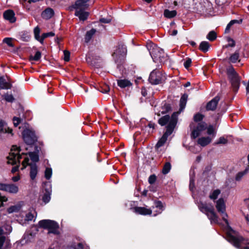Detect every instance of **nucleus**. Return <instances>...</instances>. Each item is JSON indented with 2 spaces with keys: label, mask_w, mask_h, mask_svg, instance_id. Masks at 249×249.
Wrapping results in <instances>:
<instances>
[{
  "label": "nucleus",
  "mask_w": 249,
  "mask_h": 249,
  "mask_svg": "<svg viewBox=\"0 0 249 249\" xmlns=\"http://www.w3.org/2000/svg\"><path fill=\"white\" fill-rule=\"evenodd\" d=\"M215 207L227 226V240L236 248L249 249V243H247L242 236L238 235L235 231L230 227L227 219L228 214L226 213V205L223 198H219L216 201Z\"/></svg>",
  "instance_id": "1"
},
{
  "label": "nucleus",
  "mask_w": 249,
  "mask_h": 249,
  "mask_svg": "<svg viewBox=\"0 0 249 249\" xmlns=\"http://www.w3.org/2000/svg\"><path fill=\"white\" fill-rule=\"evenodd\" d=\"M19 147L15 145L13 146L9 155L7 157L8 163L11 164L12 165H17V166L13 167L11 171L13 173L18 170L20 163V160L22 159H24V155H26V154L23 153H22L21 155H20L19 154Z\"/></svg>",
  "instance_id": "2"
},
{
  "label": "nucleus",
  "mask_w": 249,
  "mask_h": 249,
  "mask_svg": "<svg viewBox=\"0 0 249 249\" xmlns=\"http://www.w3.org/2000/svg\"><path fill=\"white\" fill-rule=\"evenodd\" d=\"M197 206L200 211L207 215L212 224H218V217L212 204L200 201L197 203Z\"/></svg>",
  "instance_id": "3"
},
{
  "label": "nucleus",
  "mask_w": 249,
  "mask_h": 249,
  "mask_svg": "<svg viewBox=\"0 0 249 249\" xmlns=\"http://www.w3.org/2000/svg\"><path fill=\"white\" fill-rule=\"evenodd\" d=\"M147 49L153 61L155 62L159 61L164 63L167 59V55L162 49L157 47L153 43H150L147 45Z\"/></svg>",
  "instance_id": "4"
},
{
  "label": "nucleus",
  "mask_w": 249,
  "mask_h": 249,
  "mask_svg": "<svg viewBox=\"0 0 249 249\" xmlns=\"http://www.w3.org/2000/svg\"><path fill=\"white\" fill-rule=\"evenodd\" d=\"M90 0H78L75 2L74 8L75 9V15L80 20L84 21L88 18L89 13L85 11L89 4L88 2Z\"/></svg>",
  "instance_id": "5"
},
{
  "label": "nucleus",
  "mask_w": 249,
  "mask_h": 249,
  "mask_svg": "<svg viewBox=\"0 0 249 249\" xmlns=\"http://www.w3.org/2000/svg\"><path fill=\"white\" fill-rule=\"evenodd\" d=\"M176 125V115L172 117V119L170 122V124H168L166 127V131L164 133L162 137L159 140L156 145V148L158 149L161 146H163L167 141L168 137L170 135L173 131V130Z\"/></svg>",
  "instance_id": "6"
},
{
  "label": "nucleus",
  "mask_w": 249,
  "mask_h": 249,
  "mask_svg": "<svg viewBox=\"0 0 249 249\" xmlns=\"http://www.w3.org/2000/svg\"><path fill=\"white\" fill-rule=\"evenodd\" d=\"M38 226L40 228L48 230V233H52L54 234H58L59 233L58 224L54 221L44 219L39 221Z\"/></svg>",
  "instance_id": "7"
},
{
  "label": "nucleus",
  "mask_w": 249,
  "mask_h": 249,
  "mask_svg": "<svg viewBox=\"0 0 249 249\" xmlns=\"http://www.w3.org/2000/svg\"><path fill=\"white\" fill-rule=\"evenodd\" d=\"M227 74L230 79L233 90L236 92L240 86V78L234 68L231 66L227 69Z\"/></svg>",
  "instance_id": "8"
},
{
  "label": "nucleus",
  "mask_w": 249,
  "mask_h": 249,
  "mask_svg": "<svg viewBox=\"0 0 249 249\" xmlns=\"http://www.w3.org/2000/svg\"><path fill=\"white\" fill-rule=\"evenodd\" d=\"M22 167L21 168V170H23L26 168L27 165H30L31 167L30 176V178L32 180H34L37 174V168L36 163H29V158L28 157V155H24V160L22 161Z\"/></svg>",
  "instance_id": "9"
},
{
  "label": "nucleus",
  "mask_w": 249,
  "mask_h": 249,
  "mask_svg": "<svg viewBox=\"0 0 249 249\" xmlns=\"http://www.w3.org/2000/svg\"><path fill=\"white\" fill-rule=\"evenodd\" d=\"M149 82L152 84L157 85L164 80V76L160 71H153L149 77Z\"/></svg>",
  "instance_id": "10"
},
{
  "label": "nucleus",
  "mask_w": 249,
  "mask_h": 249,
  "mask_svg": "<svg viewBox=\"0 0 249 249\" xmlns=\"http://www.w3.org/2000/svg\"><path fill=\"white\" fill-rule=\"evenodd\" d=\"M22 135L24 142L28 145L33 144L36 140L35 133L30 129H25L22 132Z\"/></svg>",
  "instance_id": "11"
},
{
  "label": "nucleus",
  "mask_w": 249,
  "mask_h": 249,
  "mask_svg": "<svg viewBox=\"0 0 249 249\" xmlns=\"http://www.w3.org/2000/svg\"><path fill=\"white\" fill-rule=\"evenodd\" d=\"M127 53L126 46L124 44H120L112 54V56L115 62H117L122 57H124Z\"/></svg>",
  "instance_id": "12"
},
{
  "label": "nucleus",
  "mask_w": 249,
  "mask_h": 249,
  "mask_svg": "<svg viewBox=\"0 0 249 249\" xmlns=\"http://www.w3.org/2000/svg\"><path fill=\"white\" fill-rule=\"evenodd\" d=\"M207 128V124L204 122L199 123L192 131V137L195 139L199 136Z\"/></svg>",
  "instance_id": "13"
},
{
  "label": "nucleus",
  "mask_w": 249,
  "mask_h": 249,
  "mask_svg": "<svg viewBox=\"0 0 249 249\" xmlns=\"http://www.w3.org/2000/svg\"><path fill=\"white\" fill-rule=\"evenodd\" d=\"M0 190L10 193L16 194L18 191V188L14 184L0 183Z\"/></svg>",
  "instance_id": "14"
},
{
  "label": "nucleus",
  "mask_w": 249,
  "mask_h": 249,
  "mask_svg": "<svg viewBox=\"0 0 249 249\" xmlns=\"http://www.w3.org/2000/svg\"><path fill=\"white\" fill-rule=\"evenodd\" d=\"M220 98L217 96L208 103L206 109L207 110H213L216 108Z\"/></svg>",
  "instance_id": "15"
},
{
  "label": "nucleus",
  "mask_w": 249,
  "mask_h": 249,
  "mask_svg": "<svg viewBox=\"0 0 249 249\" xmlns=\"http://www.w3.org/2000/svg\"><path fill=\"white\" fill-rule=\"evenodd\" d=\"M3 17L5 19L9 20L11 23H13L16 21L15 13L11 10H8L5 11L3 13Z\"/></svg>",
  "instance_id": "16"
},
{
  "label": "nucleus",
  "mask_w": 249,
  "mask_h": 249,
  "mask_svg": "<svg viewBox=\"0 0 249 249\" xmlns=\"http://www.w3.org/2000/svg\"><path fill=\"white\" fill-rule=\"evenodd\" d=\"M134 210L136 213L142 215L151 214L152 213V210L145 207H136L134 208Z\"/></svg>",
  "instance_id": "17"
},
{
  "label": "nucleus",
  "mask_w": 249,
  "mask_h": 249,
  "mask_svg": "<svg viewBox=\"0 0 249 249\" xmlns=\"http://www.w3.org/2000/svg\"><path fill=\"white\" fill-rule=\"evenodd\" d=\"M212 140L213 138H211L210 136L202 137L197 140V143L204 147L209 144Z\"/></svg>",
  "instance_id": "18"
},
{
  "label": "nucleus",
  "mask_w": 249,
  "mask_h": 249,
  "mask_svg": "<svg viewBox=\"0 0 249 249\" xmlns=\"http://www.w3.org/2000/svg\"><path fill=\"white\" fill-rule=\"evenodd\" d=\"M174 115H176V123H177V114L176 113H174L172 115L171 118H170V116L169 115H165V116H163L162 117L160 118L159 120V124H160L161 125H164L168 122H169V124H170V121L172 119V117Z\"/></svg>",
  "instance_id": "19"
},
{
  "label": "nucleus",
  "mask_w": 249,
  "mask_h": 249,
  "mask_svg": "<svg viewBox=\"0 0 249 249\" xmlns=\"http://www.w3.org/2000/svg\"><path fill=\"white\" fill-rule=\"evenodd\" d=\"M117 84L121 88L130 87L132 85L130 81L126 79H120L117 80Z\"/></svg>",
  "instance_id": "20"
},
{
  "label": "nucleus",
  "mask_w": 249,
  "mask_h": 249,
  "mask_svg": "<svg viewBox=\"0 0 249 249\" xmlns=\"http://www.w3.org/2000/svg\"><path fill=\"white\" fill-rule=\"evenodd\" d=\"M4 122L2 121H0V134L8 133L13 135L12 129L4 125Z\"/></svg>",
  "instance_id": "21"
},
{
  "label": "nucleus",
  "mask_w": 249,
  "mask_h": 249,
  "mask_svg": "<svg viewBox=\"0 0 249 249\" xmlns=\"http://www.w3.org/2000/svg\"><path fill=\"white\" fill-rule=\"evenodd\" d=\"M54 12L52 8H48L42 13V17L43 18L49 19L53 15Z\"/></svg>",
  "instance_id": "22"
},
{
  "label": "nucleus",
  "mask_w": 249,
  "mask_h": 249,
  "mask_svg": "<svg viewBox=\"0 0 249 249\" xmlns=\"http://www.w3.org/2000/svg\"><path fill=\"white\" fill-rule=\"evenodd\" d=\"M188 99V95L187 94H183L181 97L179 102L180 108L179 111H182L185 107L187 101Z\"/></svg>",
  "instance_id": "23"
},
{
  "label": "nucleus",
  "mask_w": 249,
  "mask_h": 249,
  "mask_svg": "<svg viewBox=\"0 0 249 249\" xmlns=\"http://www.w3.org/2000/svg\"><path fill=\"white\" fill-rule=\"evenodd\" d=\"M96 32V30L93 28L89 31H87L85 36V41L86 43H88Z\"/></svg>",
  "instance_id": "24"
},
{
  "label": "nucleus",
  "mask_w": 249,
  "mask_h": 249,
  "mask_svg": "<svg viewBox=\"0 0 249 249\" xmlns=\"http://www.w3.org/2000/svg\"><path fill=\"white\" fill-rule=\"evenodd\" d=\"M0 88L1 89H10L11 88V85L7 82L3 77H0Z\"/></svg>",
  "instance_id": "25"
},
{
  "label": "nucleus",
  "mask_w": 249,
  "mask_h": 249,
  "mask_svg": "<svg viewBox=\"0 0 249 249\" xmlns=\"http://www.w3.org/2000/svg\"><path fill=\"white\" fill-rule=\"evenodd\" d=\"M155 208L157 209L156 210V213L154 214V216H156L158 214L160 213L163 211V206L161 201H158L155 203Z\"/></svg>",
  "instance_id": "26"
},
{
  "label": "nucleus",
  "mask_w": 249,
  "mask_h": 249,
  "mask_svg": "<svg viewBox=\"0 0 249 249\" xmlns=\"http://www.w3.org/2000/svg\"><path fill=\"white\" fill-rule=\"evenodd\" d=\"M46 192L44 193L43 197H42V200L45 203H48L51 199V192L50 188L46 189H45Z\"/></svg>",
  "instance_id": "27"
},
{
  "label": "nucleus",
  "mask_w": 249,
  "mask_h": 249,
  "mask_svg": "<svg viewBox=\"0 0 249 249\" xmlns=\"http://www.w3.org/2000/svg\"><path fill=\"white\" fill-rule=\"evenodd\" d=\"M210 48V44L207 41H202L199 45V49L203 52H207Z\"/></svg>",
  "instance_id": "28"
},
{
  "label": "nucleus",
  "mask_w": 249,
  "mask_h": 249,
  "mask_svg": "<svg viewBox=\"0 0 249 249\" xmlns=\"http://www.w3.org/2000/svg\"><path fill=\"white\" fill-rule=\"evenodd\" d=\"M177 15V12L175 10L170 11L166 9L164 11V16L167 18H172Z\"/></svg>",
  "instance_id": "29"
},
{
  "label": "nucleus",
  "mask_w": 249,
  "mask_h": 249,
  "mask_svg": "<svg viewBox=\"0 0 249 249\" xmlns=\"http://www.w3.org/2000/svg\"><path fill=\"white\" fill-rule=\"evenodd\" d=\"M239 51H236L234 53L231 55L230 58V60L231 62L232 63H236L237 61L239 60Z\"/></svg>",
  "instance_id": "30"
},
{
  "label": "nucleus",
  "mask_w": 249,
  "mask_h": 249,
  "mask_svg": "<svg viewBox=\"0 0 249 249\" xmlns=\"http://www.w3.org/2000/svg\"><path fill=\"white\" fill-rule=\"evenodd\" d=\"M242 19H240L239 20L234 19V20H231L227 26L226 29H225V32L226 33L229 32V31L230 29V28L234 24H235V23L240 24L242 23Z\"/></svg>",
  "instance_id": "31"
},
{
  "label": "nucleus",
  "mask_w": 249,
  "mask_h": 249,
  "mask_svg": "<svg viewBox=\"0 0 249 249\" xmlns=\"http://www.w3.org/2000/svg\"><path fill=\"white\" fill-rule=\"evenodd\" d=\"M221 192L220 190L216 189L215 190H213L209 195V197L210 199L214 200L215 199H217L218 196L220 194Z\"/></svg>",
  "instance_id": "32"
},
{
  "label": "nucleus",
  "mask_w": 249,
  "mask_h": 249,
  "mask_svg": "<svg viewBox=\"0 0 249 249\" xmlns=\"http://www.w3.org/2000/svg\"><path fill=\"white\" fill-rule=\"evenodd\" d=\"M170 109V107L168 104L164 103L163 105L161 107L160 112L161 114H163L167 112Z\"/></svg>",
  "instance_id": "33"
},
{
  "label": "nucleus",
  "mask_w": 249,
  "mask_h": 249,
  "mask_svg": "<svg viewBox=\"0 0 249 249\" xmlns=\"http://www.w3.org/2000/svg\"><path fill=\"white\" fill-rule=\"evenodd\" d=\"M171 168V165L170 162H166L162 169V173L163 174H167L169 172Z\"/></svg>",
  "instance_id": "34"
},
{
  "label": "nucleus",
  "mask_w": 249,
  "mask_h": 249,
  "mask_svg": "<svg viewBox=\"0 0 249 249\" xmlns=\"http://www.w3.org/2000/svg\"><path fill=\"white\" fill-rule=\"evenodd\" d=\"M40 32V29L38 26L36 27L34 29V35H35V37L37 40H38V41H39L40 42V39L41 38V36H39Z\"/></svg>",
  "instance_id": "35"
},
{
  "label": "nucleus",
  "mask_w": 249,
  "mask_h": 249,
  "mask_svg": "<svg viewBox=\"0 0 249 249\" xmlns=\"http://www.w3.org/2000/svg\"><path fill=\"white\" fill-rule=\"evenodd\" d=\"M249 171V166L246 168L245 171L243 172H241L238 173L236 176V180H240L241 178L244 176L246 174H247Z\"/></svg>",
  "instance_id": "36"
},
{
  "label": "nucleus",
  "mask_w": 249,
  "mask_h": 249,
  "mask_svg": "<svg viewBox=\"0 0 249 249\" xmlns=\"http://www.w3.org/2000/svg\"><path fill=\"white\" fill-rule=\"evenodd\" d=\"M29 157L30 158L31 160L33 162H36L38 161V160H39L38 155L34 152L29 153V156H28V157L29 158Z\"/></svg>",
  "instance_id": "37"
},
{
  "label": "nucleus",
  "mask_w": 249,
  "mask_h": 249,
  "mask_svg": "<svg viewBox=\"0 0 249 249\" xmlns=\"http://www.w3.org/2000/svg\"><path fill=\"white\" fill-rule=\"evenodd\" d=\"M20 36L21 39L24 41H27L30 38V36L27 32H21Z\"/></svg>",
  "instance_id": "38"
},
{
  "label": "nucleus",
  "mask_w": 249,
  "mask_h": 249,
  "mask_svg": "<svg viewBox=\"0 0 249 249\" xmlns=\"http://www.w3.org/2000/svg\"><path fill=\"white\" fill-rule=\"evenodd\" d=\"M228 140L224 137H220L219 139L214 143V144L217 145L220 144H225L228 143Z\"/></svg>",
  "instance_id": "39"
},
{
  "label": "nucleus",
  "mask_w": 249,
  "mask_h": 249,
  "mask_svg": "<svg viewBox=\"0 0 249 249\" xmlns=\"http://www.w3.org/2000/svg\"><path fill=\"white\" fill-rule=\"evenodd\" d=\"M55 35V34L53 32L49 33H43L41 36V38L40 39V43H43V40L45 38L49 36H53Z\"/></svg>",
  "instance_id": "40"
},
{
  "label": "nucleus",
  "mask_w": 249,
  "mask_h": 249,
  "mask_svg": "<svg viewBox=\"0 0 249 249\" xmlns=\"http://www.w3.org/2000/svg\"><path fill=\"white\" fill-rule=\"evenodd\" d=\"M216 37V33L215 32L212 31L209 32L207 36V38L210 41L214 40Z\"/></svg>",
  "instance_id": "41"
},
{
  "label": "nucleus",
  "mask_w": 249,
  "mask_h": 249,
  "mask_svg": "<svg viewBox=\"0 0 249 249\" xmlns=\"http://www.w3.org/2000/svg\"><path fill=\"white\" fill-rule=\"evenodd\" d=\"M207 133L208 135H213V138L215 136V132L214 129L212 125H210L208 127H207Z\"/></svg>",
  "instance_id": "42"
},
{
  "label": "nucleus",
  "mask_w": 249,
  "mask_h": 249,
  "mask_svg": "<svg viewBox=\"0 0 249 249\" xmlns=\"http://www.w3.org/2000/svg\"><path fill=\"white\" fill-rule=\"evenodd\" d=\"M52 175V170L51 168L47 167L46 168L45 172V177L47 179H49Z\"/></svg>",
  "instance_id": "43"
},
{
  "label": "nucleus",
  "mask_w": 249,
  "mask_h": 249,
  "mask_svg": "<svg viewBox=\"0 0 249 249\" xmlns=\"http://www.w3.org/2000/svg\"><path fill=\"white\" fill-rule=\"evenodd\" d=\"M204 118V115L202 114L197 113L194 116V120L196 122H198L202 121Z\"/></svg>",
  "instance_id": "44"
},
{
  "label": "nucleus",
  "mask_w": 249,
  "mask_h": 249,
  "mask_svg": "<svg viewBox=\"0 0 249 249\" xmlns=\"http://www.w3.org/2000/svg\"><path fill=\"white\" fill-rule=\"evenodd\" d=\"M4 99L8 102H12L14 100V98L12 94H6L3 95Z\"/></svg>",
  "instance_id": "45"
},
{
  "label": "nucleus",
  "mask_w": 249,
  "mask_h": 249,
  "mask_svg": "<svg viewBox=\"0 0 249 249\" xmlns=\"http://www.w3.org/2000/svg\"><path fill=\"white\" fill-rule=\"evenodd\" d=\"M34 218V215L32 213V212H30L28 213L25 216V220L26 221H31Z\"/></svg>",
  "instance_id": "46"
},
{
  "label": "nucleus",
  "mask_w": 249,
  "mask_h": 249,
  "mask_svg": "<svg viewBox=\"0 0 249 249\" xmlns=\"http://www.w3.org/2000/svg\"><path fill=\"white\" fill-rule=\"evenodd\" d=\"M41 57V53L39 51H37L34 56H32L31 59L38 61Z\"/></svg>",
  "instance_id": "47"
},
{
  "label": "nucleus",
  "mask_w": 249,
  "mask_h": 249,
  "mask_svg": "<svg viewBox=\"0 0 249 249\" xmlns=\"http://www.w3.org/2000/svg\"><path fill=\"white\" fill-rule=\"evenodd\" d=\"M13 121L15 126H17L20 123L21 119L19 118L14 117L13 119Z\"/></svg>",
  "instance_id": "48"
},
{
  "label": "nucleus",
  "mask_w": 249,
  "mask_h": 249,
  "mask_svg": "<svg viewBox=\"0 0 249 249\" xmlns=\"http://www.w3.org/2000/svg\"><path fill=\"white\" fill-rule=\"evenodd\" d=\"M3 42L6 43L9 46L13 47V45L12 42V39L11 38H5Z\"/></svg>",
  "instance_id": "49"
},
{
  "label": "nucleus",
  "mask_w": 249,
  "mask_h": 249,
  "mask_svg": "<svg viewBox=\"0 0 249 249\" xmlns=\"http://www.w3.org/2000/svg\"><path fill=\"white\" fill-rule=\"evenodd\" d=\"M192 60L190 58H188L184 63V66L185 68L188 69L191 64Z\"/></svg>",
  "instance_id": "50"
},
{
  "label": "nucleus",
  "mask_w": 249,
  "mask_h": 249,
  "mask_svg": "<svg viewBox=\"0 0 249 249\" xmlns=\"http://www.w3.org/2000/svg\"><path fill=\"white\" fill-rule=\"evenodd\" d=\"M156 180V177L155 175H151L148 178V182L150 184H152L154 183Z\"/></svg>",
  "instance_id": "51"
},
{
  "label": "nucleus",
  "mask_w": 249,
  "mask_h": 249,
  "mask_svg": "<svg viewBox=\"0 0 249 249\" xmlns=\"http://www.w3.org/2000/svg\"><path fill=\"white\" fill-rule=\"evenodd\" d=\"M64 60L65 61H69L70 60V52L69 51H67L66 50H65L64 51Z\"/></svg>",
  "instance_id": "52"
},
{
  "label": "nucleus",
  "mask_w": 249,
  "mask_h": 249,
  "mask_svg": "<svg viewBox=\"0 0 249 249\" xmlns=\"http://www.w3.org/2000/svg\"><path fill=\"white\" fill-rule=\"evenodd\" d=\"M194 186H195V180L192 178H190V186H189L190 189L191 191L193 190Z\"/></svg>",
  "instance_id": "53"
},
{
  "label": "nucleus",
  "mask_w": 249,
  "mask_h": 249,
  "mask_svg": "<svg viewBox=\"0 0 249 249\" xmlns=\"http://www.w3.org/2000/svg\"><path fill=\"white\" fill-rule=\"evenodd\" d=\"M228 46L229 47H234L235 46V42L234 41L231 39V38H229L228 39Z\"/></svg>",
  "instance_id": "54"
},
{
  "label": "nucleus",
  "mask_w": 249,
  "mask_h": 249,
  "mask_svg": "<svg viewBox=\"0 0 249 249\" xmlns=\"http://www.w3.org/2000/svg\"><path fill=\"white\" fill-rule=\"evenodd\" d=\"M111 21L110 18H101L100 19V21L102 23H108Z\"/></svg>",
  "instance_id": "55"
},
{
  "label": "nucleus",
  "mask_w": 249,
  "mask_h": 249,
  "mask_svg": "<svg viewBox=\"0 0 249 249\" xmlns=\"http://www.w3.org/2000/svg\"><path fill=\"white\" fill-rule=\"evenodd\" d=\"M5 237H4V236L0 237V249H1V248L3 245V243L5 241Z\"/></svg>",
  "instance_id": "56"
},
{
  "label": "nucleus",
  "mask_w": 249,
  "mask_h": 249,
  "mask_svg": "<svg viewBox=\"0 0 249 249\" xmlns=\"http://www.w3.org/2000/svg\"><path fill=\"white\" fill-rule=\"evenodd\" d=\"M20 179V177L19 176H15V177H13L12 178V180L14 181V182H17Z\"/></svg>",
  "instance_id": "57"
},
{
  "label": "nucleus",
  "mask_w": 249,
  "mask_h": 249,
  "mask_svg": "<svg viewBox=\"0 0 249 249\" xmlns=\"http://www.w3.org/2000/svg\"><path fill=\"white\" fill-rule=\"evenodd\" d=\"M109 91V88L108 86H106L105 88L101 91L103 93H107Z\"/></svg>",
  "instance_id": "58"
},
{
  "label": "nucleus",
  "mask_w": 249,
  "mask_h": 249,
  "mask_svg": "<svg viewBox=\"0 0 249 249\" xmlns=\"http://www.w3.org/2000/svg\"><path fill=\"white\" fill-rule=\"evenodd\" d=\"M78 249H83V245L82 243H79L77 245Z\"/></svg>",
  "instance_id": "59"
},
{
  "label": "nucleus",
  "mask_w": 249,
  "mask_h": 249,
  "mask_svg": "<svg viewBox=\"0 0 249 249\" xmlns=\"http://www.w3.org/2000/svg\"><path fill=\"white\" fill-rule=\"evenodd\" d=\"M7 200V198H6L5 196L0 197V201H6Z\"/></svg>",
  "instance_id": "60"
},
{
  "label": "nucleus",
  "mask_w": 249,
  "mask_h": 249,
  "mask_svg": "<svg viewBox=\"0 0 249 249\" xmlns=\"http://www.w3.org/2000/svg\"><path fill=\"white\" fill-rule=\"evenodd\" d=\"M178 33V31L177 30H174L173 31L172 33L171 34L172 36H176Z\"/></svg>",
  "instance_id": "61"
},
{
  "label": "nucleus",
  "mask_w": 249,
  "mask_h": 249,
  "mask_svg": "<svg viewBox=\"0 0 249 249\" xmlns=\"http://www.w3.org/2000/svg\"><path fill=\"white\" fill-rule=\"evenodd\" d=\"M148 126H149L150 128H154V124L150 123V124H148Z\"/></svg>",
  "instance_id": "62"
},
{
  "label": "nucleus",
  "mask_w": 249,
  "mask_h": 249,
  "mask_svg": "<svg viewBox=\"0 0 249 249\" xmlns=\"http://www.w3.org/2000/svg\"><path fill=\"white\" fill-rule=\"evenodd\" d=\"M246 90H247V92H249V80L248 85L247 87H246Z\"/></svg>",
  "instance_id": "63"
},
{
  "label": "nucleus",
  "mask_w": 249,
  "mask_h": 249,
  "mask_svg": "<svg viewBox=\"0 0 249 249\" xmlns=\"http://www.w3.org/2000/svg\"><path fill=\"white\" fill-rule=\"evenodd\" d=\"M190 85V83L188 82H187L185 85H184V87H187L188 86H189Z\"/></svg>",
  "instance_id": "64"
}]
</instances>
